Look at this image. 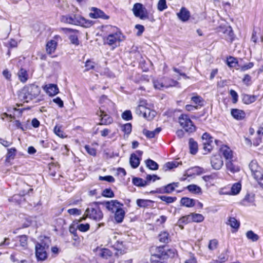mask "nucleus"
<instances>
[{"label": "nucleus", "instance_id": "f257e3e1", "mask_svg": "<svg viewBox=\"0 0 263 263\" xmlns=\"http://www.w3.org/2000/svg\"><path fill=\"white\" fill-rule=\"evenodd\" d=\"M41 93V89L35 84L25 85L21 90L19 96L26 102H29L37 98Z\"/></svg>", "mask_w": 263, "mask_h": 263}, {"label": "nucleus", "instance_id": "f03ea898", "mask_svg": "<svg viewBox=\"0 0 263 263\" xmlns=\"http://www.w3.org/2000/svg\"><path fill=\"white\" fill-rule=\"evenodd\" d=\"M175 252L174 250H165L164 247H157L155 248V252L152 253L151 257V263H166L167 260L173 255Z\"/></svg>", "mask_w": 263, "mask_h": 263}, {"label": "nucleus", "instance_id": "7ed1b4c3", "mask_svg": "<svg viewBox=\"0 0 263 263\" xmlns=\"http://www.w3.org/2000/svg\"><path fill=\"white\" fill-rule=\"evenodd\" d=\"M84 215L79 220V222L82 221L86 219V217H88L90 219H93L96 221H100L103 217V214L100 209L96 206L95 207L90 206L88 208L85 212Z\"/></svg>", "mask_w": 263, "mask_h": 263}, {"label": "nucleus", "instance_id": "20e7f679", "mask_svg": "<svg viewBox=\"0 0 263 263\" xmlns=\"http://www.w3.org/2000/svg\"><path fill=\"white\" fill-rule=\"evenodd\" d=\"M202 141L203 144V149L204 152V154L210 153L214 147V143L218 145L219 143L221 142L217 140H214L210 134L205 133L202 136Z\"/></svg>", "mask_w": 263, "mask_h": 263}, {"label": "nucleus", "instance_id": "39448f33", "mask_svg": "<svg viewBox=\"0 0 263 263\" xmlns=\"http://www.w3.org/2000/svg\"><path fill=\"white\" fill-rule=\"evenodd\" d=\"M178 121L180 126L186 132L192 133L195 131L196 127L187 115H181L178 118Z\"/></svg>", "mask_w": 263, "mask_h": 263}, {"label": "nucleus", "instance_id": "423d86ee", "mask_svg": "<svg viewBox=\"0 0 263 263\" xmlns=\"http://www.w3.org/2000/svg\"><path fill=\"white\" fill-rule=\"evenodd\" d=\"M61 21L69 24L83 26L85 20L79 15L71 14L62 16Z\"/></svg>", "mask_w": 263, "mask_h": 263}, {"label": "nucleus", "instance_id": "0eeeda50", "mask_svg": "<svg viewBox=\"0 0 263 263\" xmlns=\"http://www.w3.org/2000/svg\"><path fill=\"white\" fill-rule=\"evenodd\" d=\"M252 176L255 180L260 179L263 176V170L255 160H252L249 165Z\"/></svg>", "mask_w": 263, "mask_h": 263}, {"label": "nucleus", "instance_id": "6e6552de", "mask_svg": "<svg viewBox=\"0 0 263 263\" xmlns=\"http://www.w3.org/2000/svg\"><path fill=\"white\" fill-rule=\"evenodd\" d=\"M122 37L123 36L120 32L109 34L105 40V43L109 46H112L115 48L123 41Z\"/></svg>", "mask_w": 263, "mask_h": 263}, {"label": "nucleus", "instance_id": "1a4fd4ad", "mask_svg": "<svg viewBox=\"0 0 263 263\" xmlns=\"http://www.w3.org/2000/svg\"><path fill=\"white\" fill-rule=\"evenodd\" d=\"M132 11L135 16L139 17L141 20H145L148 18L146 9L141 3L135 4Z\"/></svg>", "mask_w": 263, "mask_h": 263}, {"label": "nucleus", "instance_id": "9d476101", "mask_svg": "<svg viewBox=\"0 0 263 263\" xmlns=\"http://www.w3.org/2000/svg\"><path fill=\"white\" fill-rule=\"evenodd\" d=\"M109 211L111 212H115L117 209L123 206V204L121 203L117 200H112L109 201H105L100 203Z\"/></svg>", "mask_w": 263, "mask_h": 263}, {"label": "nucleus", "instance_id": "9b49d317", "mask_svg": "<svg viewBox=\"0 0 263 263\" xmlns=\"http://www.w3.org/2000/svg\"><path fill=\"white\" fill-rule=\"evenodd\" d=\"M178 182H173L162 187L158 189L156 192L160 194H170L175 190L176 187H178Z\"/></svg>", "mask_w": 263, "mask_h": 263}, {"label": "nucleus", "instance_id": "f8f14e48", "mask_svg": "<svg viewBox=\"0 0 263 263\" xmlns=\"http://www.w3.org/2000/svg\"><path fill=\"white\" fill-rule=\"evenodd\" d=\"M97 114L101 117V124L108 125L112 122L113 120L112 118L109 115H107L104 110H102L101 107L99 110L97 111Z\"/></svg>", "mask_w": 263, "mask_h": 263}, {"label": "nucleus", "instance_id": "ddd939ff", "mask_svg": "<svg viewBox=\"0 0 263 263\" xmlns=\"http://www.w3.org/2000/svg\"><path fill=\"white\" fill-rule=\"evenodd\" d=\"M91 12L89 13V15L91 18H101L104 20H107L109 16L106 15L103 11L95 7H92L91 9Z\"/></svg>", "mask_w": 263, "mask_h": 263}, {"label": "nucleus", "instance_id": "4468645a", "mask_svg": "<svg viewBox=\"0 0 263 263\" xmlns=\"http://www.w3.org/2000/svg\"><path fill=\"white\" fill-rule=\"evenodd\" d=\"M212 167L215 170H220L223 164V162L220 155H214L211 159Z\"/></svg>", "mask_w": 263, "mask_h": 263}, {"label": "nucleus", "instance_id": "2eb2a0df", "mask_svg": "<svg viewBox=\"0 0 263 263\" xmlns=\"http://www.w3.org/2000/svg\"><path fill=\"white\" fill-rule=\"evenodd\" d=\"M47 250L42 248L39 245L35 246V255L36 258L40 260H44L47 258Z\"/></svg>", "mask_w": 263, "mask_h": 263}, {"label": "nucleus", "instance_id": "dca6fc26", "mask_svg": "<svg viewBox=\"0 0 263 263\" xmlns=\"http://www.w3.org/2000/svg\"><path fill=\"white\" fill-rule=\"evenodd\" d=\"M220 153L226 159V160H231L233 158L232 151L227 145H222L220 148Z\"/></svg>", "mask_w": 263, "mask_h": 263}, {"label": "nucleus", "instance_id": "f3484780", "mask_svg": "<svg viewBox=\"0 0 263 263\" xmlns=\"http://www.w3.org/2000/svg\"><path fill=\"white\" fill-rule=\"evenodd\" d=\"M44 89L50 96H55L59 92V88L57 85L53 84L46 85L44 87Z\"/></svg>", "mask_w": 263, "mask_h": 263}, {"label": "nucleus", "instance_id": "a211bd4d", "mask_svg": "<svg viewBox=\"0 0 263 263\" xmlns=\"http://www.w3.org/2000/svg\"><path fill=\"white\" fill-rule=\"evenodd\" d=\"M178 17L182 22L188 21L190 17V13L185 8L182 7L179 12L177 14Z\"/></svg>", "mask_w": 263, "mask_h": 263}, {"label": "nucleus", "instance_id": "6ab92c4d", "mask_svg": "<svg viewBox=\"0 0 263 263\" xmlns=\"http://www.w3.org/2000/svg\"><path fill=\"white\" fill-rule=\"evenodd\" d=\"M231 114L234 119L237 120H242L246 116L244 111L236 108L231 109Z\"/></svg>", "mask_w": 263, "mask_h": 263}, {"label": "nucleus", "instance_id": "aec40b11", "mask_svg": "<svg viewBox=\"0 0 263 263\" xmlns=\"http://www.w3.org/2000/svg\"><path fill=\"white\" fill-rule=\"evenodd\" d=\"M57 42L54 40H51L50 41H48L47 43L46 46V49L47 53L51 54L54 52L57 48Z\"/></svg>", "mask_w": 263, "mask_h": 263}, {"label": "nucleus", "instance_id": "412c9836", "mask_svg": "<svg viewBox=\"0 0 263 263\" xmlns=\"http://www.w3.org/2000/svg\"><path fill=\"white\" fill-rule=\"evenodd\" d=\"M125 216L124 211L120 207L117 209L115 213V219L118 223H121L123 221Z\"/></svg>", "mask_w": 263, "mask_h": 263}, {"label": "nucleus", "instance_id": "4be33fe9", "mask_svg": "<svg viewBox=\"0 0 263 263\" xmlns=\"http://www.w3.org/2000/svg\"><path fill=\"white\" fill-rule=\"evenodd\" d=\"M161 130V127H158L153 131H149L146 129H144L143 130V134L148 138H153L155 136L158 134Z\"/></svg>", "mask_w": 263, "mask_h": 263}, {"label": "nucleus", "instance_id": "5701e85b", "mask_svg": "<svg viewBox=\"0 0 263 263\" xmlns=\"http://www.w3.org/2000/svg\"><path fill=\"white\" fill-rule=\"evenodd\" d=\"M18 79L22 83H25L28 79V74L27 70L21 68L17 73Z\"/></svg>", "mask_w": 263, "mask_h": 263}, {"label": "nucleus", "instance_id": "b1692460", "mask_svg": "<svg viewBox=\"0 0 263 263\" xmlns=\"http://www.w3.org/2000/svg\"><path fill=\"white\" fill-rule=\"evenodd\" d=\"M180 203L182 205L186 207H193L195 204V201L193 199L187 197H183L180 200Z\"/></svg>", "mask_w": 263, "mask_h": 263}, {"label": "nucleus", "instance_id": "393cba45", "mask_svg": "<svg viewBox=\"0 0 263 263\" xmlns=\"http://www.w3.org/2000/svg\"><path fill=\"white\" fill-rule=\"evenodd\" d=\"M137 205L140 208H147L151 206L153 201L148 199H138L136 201Z\"/></svg>", "mask_w": 263, "mask_h": 263}, {"label": "nucleus", "instance_id": "a878e982", "mask_svg": "<svg viewBox=\"0 0 263 263\" xmlns=\"http://www.w3.org/2000/svg\"><path fill=\"white\" fill-rule=\"evenodd\" d=\"M189 144L190 153L193 155L196 154L198 151L197 143L193 139L190 138Z\"/></svg>", "mask_w": 263, "mask_h": 263}, {"label": "nucleus", "instance_id": "bb28decb", "mask_svg": "<svg viewBox=\"0 0 263 263\" xmlns=\"http://www.w3.org/2000/svg\"><path fill=\"white\" fill-rule=\"evenodd\" d=\"M226 165L227 170L230 171L231 173H234L239 171L238 167L235 166L232 163V159L231 160H227L226 162Z\"/></svg>", "mask_w": 263, "mask_h": 263}, {"label": "nucleus", "instance_id": "cd10ccee", "mask_svg": "<svg viewBox=\"0 0 263 263\" xmlns=\"http://www.w3.org/2000/svg\"><path fill=\"white\" fill-rule=\"evenodd\" d=\"M130 164L133 168H137L140 164L139 158L135 154H132L129 160Z\"/></svg>", "mask_w": 263, "mask_h": 263}, {"label": "nucleus", "instance_id": "c85d7f7f", "mask_svg": "<svg viewBox=\"0 0 263 263\" xmlns=\"http://www.w3.org/2000/svg\"><path fill=\"white\" fill-rule=\"evenodd\" d=\"M227 224L230 226L233 229L237 230L240 226L239 222L234 217H230Z\"/></svg>", "mask_w": 263, "mask_h": 263}, {"label": "nucleus", "instance_id": "c756f323", "mask_svg": "<svg viewBox=\"0 0 263 263\" xmlns=\"http://www.w3.org/2000/svg\"><path fill=\"white\" fill-rule=\"evenodd\" d=\"M182 164L181 162L177 161L168 162L165 163L164 165V169L166 171L167 170H171L174 168L177 167L179 164Z\"/></svg>", "mask_w": 263, "mask_h": 263}, {"label": "nucleus", "instance_id": "7c9ffc66", "mask_svg": "<svg viewBox=\"0 0 263 263\" xmlns=\"http://www.w3.org/2000/svg\"><path fill=\"white\" fill-rule=\"evenodd\" d=\"M246 235L247 238L253 242L257 241L259 238V236L252 230L247 231Z\"/></svg>", "mask_w": 263, "mask_h": 263}, {"label": "nucleus", "instance_id": "2f4dec72", "mask_svg": "<svg viewBox=\"0 0 263 263\" xmlns=\"http://www.w3.org/2000/svg\"><path fill=\"white\" fill-rule=\"evenodd\" d=\"M158 237L159 241L163 243H168L170 240L169 234L166 231L161 232Z\"/></svg>", "mask_w": 263, "mask_h": 263}, {"label": "nucleus", "instance_id": "473e14b6", "mask_svg": "<svg viewBox=\"0 0 263 263\" xmlns=\"http://www.w3.org/2000/svg\"><path fill=\"white\" fill-rule=\"evenodd\" d=\"M256 100V96L254 95H245L243 97V101L245 104H249L254 102Z\"/></svg>", "mask_w": 263, "mask_h": 263}, {"label": "nucleus", "instance_id": "72a5a7b5", "mask_svg": "<svg viewBox=\"0 0 263 263\" xmlns=\"http://www.w3.org/2000/svg\"><path fill=\"white\" fill-rule=\"evenodd\" d=\"M191 219L192 222H201L204 220V216L200 214L192 213Z\"/></svg>", "mask_w": 263, "mask_h": 263}, {"label": "nucleus", "instance_id": "f704fd0d", "mask_svg": "<svg viewBox=\"0 0 263 263\" xmlns=\"http://www.w3.org/2000/svg\"><path fill=\"white\" fill-rule=\"evenodd\" d=\"M146 166L151 170H157L158 169V164L153 160L147 159L145 161Z\"/></svg>", "mask_w": 263, "mask_h": 263}, {"label": "nucleus", "instance_id": "c9c22d12", "mask_svg": "<svg viewBox=\"0 0 263 263\" xmlns=\"http://www.w3.org/2000/svg\"><path fill=\"white\" fill-rule=\"evenodd\" d=\"M156 112L154 110H151L149 108L146 107L145 112H144V118L147 120H152L155 116Z\"/></svg>", "mask_w": 263, "mask_h": 263}, {"label": "nucleus", "instance_id": "e433bc0d", "mask_svg": "<svg viewBox=\"0 0 263 263\" xmlns=\"http://www.w3.org/2000/svg\"><path fill=\"white\" fill-rule=\"evenodd\" d=\"M112 253L108 249H102L99 253V255L103 258L107 259L108 257H111Z\"/></svg>", "mask_w": 263, "mask_h": 263}, {"label": "nucleus", "instance_id": "4c0bfd02", "mask_svg": "<svg viewBox=\"0 0 263 263\" xmlns=\"http://www.w3.org/2000/svg\"><path fill=\"white\" fill-rule=\"evenodd\" d=\"M99 101L101 104H104L102 106V107L105 106L106 104L109 106H112L113 105V103L105 95H103L101 97Z\"/></svg>", "mask_w": 263, "mask_h": 263}, {"label": "nucleus", "instance_id": "58836bf2", "mask_svg": "<svg viewBox=\"0 0 263 263\" xmlns=\"http://www.w3.org/2000/svg\"><path fill=\"white\" fill-rule=\"evenodd\" d=\"M155 88L161 89L165 88L164 79L163 80H155L153 81Z\"/></svg>", "mask_w": 263, "mask_h": 263}, {"label": "nucleus", "instance_id": "ea45409f", "mask_svg": "<svg viewBox=\"0 0 263 263\" xmlns=\"http://www.w3.org/2000/svg\"><path fill=\"white\" fill-rule=\"evenodd\" d=\"M133 182L135 185L138 186H144L146 185V181L140 178H134Z\"/></svg>", "mask_w": 263, "mask_h": 263}, {"label": "nucleus", "instance_id": "a19ab883", "mask_svg": "<svg viewBox=\"0 0 263 263\" xmlns=\"http://www.w3.org/2000/svg\"><path fill=\"white\" fill-rule=\"evenodd\" d=\"M165 88H168L170 87H174L176 86L178 82L171 79L165 78L164 79Z\"/></svg>", "mask_w": 263, "mask_h": 263}, {"label": "nucleus", "instance_id": "79ce46f5", "mask_svg": "<svg viewBox=\"0 0 263 263\" xmlns=\"http://www.w3.org/2000/svg\"><path fill=\"white\" fill-rule=\"evenodd\" d=\"M241 189V185L240 183H235L231 187V194L236 195L238 194Z\"/></svg>", "mask_w": 263, "mask_h": 263}, {"label": "nucleus", "instance_id": "37998d69", "mask_svg": "<svg viewBox=\"0 0 263 263\" xmlns=\"http://www.w3.org/2000/svg\"><path fill=\"white\" fill-rule=\"evenodd\" d=\"M159 198H160L162 201L165 202L166 203H171L175 202L177 198L174 197H170L166 196H159Z\"/></svg>", "mask_w": 263, "mask_h": 263}, {"label": "nucleus", "instance_id": "c03bdc74", "mask_svg": "<svg viewBox=\"0 0 263 263\" xmlns=\"http://www.w3.org/2000/svg\"><path fill=\"white\" fill-rule=\"evenodd\" d=\"M102 195L103 197H107V198H112L115 196L113 191L110 188H107V189H104L102 191Z\"/></svg>", "mask_w": 263, "mask_h": 263}, {"label": "nucleus", "instance_id": "a18cd8bd", "mask_svg": "<svg viewBox=\"0 0 263 263\" xmlns=\"http://www.w3.org/2000/svg\"><path fill=\"white\" fill-rule=\"evenodd\" d=\"M146 109V107L142 104H139L136 109V114L139 116L144 117V112Z\"/></svg>", "mask_w": 263, "mask_h": 263}, {"label": "nucleus", "instance_id": "49530a36", "mask_svg": "<svg viewBox=\"0 0 263 263\" xmlns=\"http://www.w3.org/2000/svg\"><path fill=\"white\" fill-rule=\"evenodd\" d=\"M188 190L193 193H199L201 192V189L199 186L195 184H191L187 186Z\"/></svg>", "mask_w": 263, "mask_h": 263}, {"label": "nucleus", "instance_id": "de8ad7c7", "mask_svg": "<svg viewBox=\"0 0 263 263\" xmlns=\"http://www.w3.org/2000/svg\"><path fill=\"white\" fill-rule=\"evenodd\" d=\"M192 222L191 214L181 217L179 220V223L187 224Z\"/></svg>", "mask_w": 263, "mask_h": 263}, {"label": "nucleus", "instance_id": "09e8293b", "mask_svg": "<svg viewBox=\"0 0 263 263\" xmlns=\"http://www.w3.org/2000/svg\"><path fill=\"white\" fill-rule=\"evenodd\" d=\"M16 150L15 148H11L8 149V153L6 155L7 160L13 159L15 156Z\"/></svg>", "mask_w": 263, "mask_h": 263}, {"label": "nucleus", "instance_id": "8fccbe9b", "mask_svg": "<svg viewBox=\"0 0 263 263\" xmlns=\"http://www.w3.org/2000/svg\"><path fill=\"white\" fill-rule=\"evenodd\" d=\"M122 130L124 132L125 134L129 135L132 129V126L130 123H126L121 126Z\"/></svg>", "mask_w": 263, "mask_h": 263}, {"label": "nucleus", "instance_id": "3c124183", "mask_svg": "<svg viewBox=\"0 0 263 263\" xmlns=\"http://www.w3.org/2000/svg\"><path fill=\"white\" fill-rule=\"evenodd\" d=\"M90 228V225L88 223H81L79 224H78L77 227V229L79 230L80 231L82 232H85L87 231Z\"/></svg>", "mask_w": 263, "mask_h": 263}, {"label": "nucleus", "instance_id": "603ef678", "mask_svg": "<svg viewBox=\"0 0 263 263\" xmlns=\"http://www.w3.org/2000/svg\"><path fill=\"white\" fill-rule=\"evenodd\" d=\"M157 8L160 11H162L167 8L166 0H159L157 4Z\"/></svg>", "mask_w": 263, "mask_h": 263}, {"label": "nucleus", "instance_id": "864d4df0", "mask_svg": "<svg viewBox=\"0 0 263 263\" xmlns=\"http://www.w3.org/2000/svg\"><path fill=\"white\" fill-rule=\"evenodd\" d=\"M49 238L45 237L41 242H38L36 245H39L42 248L47 250L49 249Z\"/></svg>", "mask_w": 263, "mask_h": 263}, {"label": "nucleus", "instance_id": "5fc2aeb1", "mask_svg": "<svg viewBox=\"0 0 263 263\" xmlns=\"http://www.w3.org/2000/svg\"><path fill=\"white\" fill-rule=\"evenodd\" d=\"M227 65L231 67H235L237 64V59L233 57H230L227 59Z\"/></svg>", "mask_w": 263, "mask_h": 263}, {"label": "nucleus", "instance_id": "6e6d98bb", "mask_svg": "<svg viewBox=\"0 0 263 263\" xmlns=\"http://www.w3.org/2000/svg\"><path fill=\"white\" fill-rule=\"evenodd\" d=\"M218 241L217 239H214L211 240L208 245V248L210 250H214L217 248Z\"/></svg>", "mask_w": 263, "mask_h": 263}, {"label": "nucleus", "instance_id": "4d7b16f0", "mask_svg": "<svg viewBox=\"0 0 263 263\" xmlns=\"http://www.w3.org/2000/svg\"><path fill=\"white\" fill-rule=\"evenodd\" d=\"M122 118L126 121H129L132 119V112L129 110L124 111L122 114Z\"/></svg>", "mask_w": 263, "mask_h": 263}, {"label": "nucleus", "instance_id": "13d9d810", "mask_svg": "<svg viewBox=\"0 0 263 263\" xmlns=\"http://www.w3.org/2000/svg\"><path fill=\"white\" fill-rule=\"evenodd\" d=\"M20 246L22 247H25L27 244V237L26 235H21L18 237Z\"/></svg>", "mask_w": 263, "mask_h": 263}, {"label": "nucleus", "instance_id": "bf43d9fd", "mask_svg": "<svg viewBox=\"0 0 263 263\" xmlns=\"http://www.w3.org/2000/svg\"><path fill=\"white\" fill-rule=\"evenodd\" d=\"M99 180L102 181H106L108 182H114L115 181V178L112 176H100Z\"/></svg>", "mask_w": 263, "mask_h": 263}, {"label": "nucleus", "instance_id": "052dcab7", "mask_svg": "<svg viewBox=\"0 0 263 263\" xmlns=\"http://www.w3.org/2000/svg\"><path fill=\"white\" fill-rule=\"evenodd\" d=\"M70 42L76 45L79 44V41L78 38V36L76 34H71L69 36Z\"/></svg>", "mask_w": 263, "mask_h": 263}, {"label": "nucleus", "instance_id": "680f3d73", "mask_svg": "<svg viewBox=\"0 0 263 263\" xmlns=\"http://www.w3.org/2000/svg\"><path fill=\"white\" fill-rule=\"evenodd\" d=\"M85 149H86V152L90 154L91 156H96V150L93 148L90 147L89 145H85Z\"/></svg>", "mask_w": 263, "mask_h": 263}, {"label": "nucleus", "instance_id": "e2e57ef3", "mask_svg": "<svg viewBox=\"0 0 263 263\" xmlns=\"http://www.w3.org/2000/svg\"><path fill=\"white\" fill-rule=\"evenodd\" d=\"M224 33L227 34L229 37V39L232 40L233 39L234 33L231 27L229 26L227 27L224 32Z\"/></svg>", "mask_w": 263, "mask_h": 263}, {"label": "nucleus", "instance_id": "0e129e2a", "mask_svg": "<svg viewBox=\"0 0 263 263\" xmlns=\"http://www.w3.org/2000/svg\"><path fill=\"white\" fill-rule=\"evenodd\" d=\"M68 213L70 215H80L81 214V211L76 208L70 209L68 210Z\"/></svg>", "mask_w": 263, "mask_h": 263}, {"label": "nucleus", "instance_id": "69168bd1", "mask_svg": "<svg viewBox=\"0 0 263 263\" xmlns=\"http://www.w3.org/2000/svg\"><path fill=\"white\" fill-rule=\"evenodd\" d=\"M54 132L59 137L63 138L64 137L63 131H62L60 127L58 126L54 127Z\"/></svg>", "mask_w": 263, "mask_h": 263}, {"label": "nucleus", "instance_id": "338daca9", "mask_svg": "<svg viewBox=\"0 0 263 263\" xmlns=\"http://www.w3.org/2000/svg\"><path fill=\"white\" fill-rule=\"evenodd\" d=\"M135 28L138 30L137 35L140 36L144 30V27L142 25L137 24L135 26Z\"/></svg>", "mask_w": 263, "mask_h": 263}, {"label": "nucleus", "instance_id": "774afa93", "mask_svg": "<svg viewBox=\"0 0 263 263\" xmlns=\"http://www.w3.org/2000/svg\"><path fill=\"white\" fill-rule=\"evenodd\" d=\"M94 63L91 61L90 60H87L86 62L85 63V67H86V71H88L90 69H92L94 68Z\"/></svg>", "mask_w": 263, "mask_h": 263}]
</instances>
